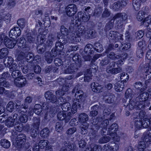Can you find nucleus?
Instances as JSON below:
<instances>
[{"instance_id": "54", "label": "nucleus", "mask_w": 151, "mask_h": 151, "mask_svg": "<svg viewBox=\"0 0 151 151\" xmlns=\"http://www.w3.org/2000/svg\"><path fill=\"white\" fill-rule=\"evenodd\" d=\"M150 64V63L149 64ZM150 66V69H149L147 68V67L145 70V75L146 78H147V79H150L151 78V67L150 65H149Z\"/></svg>"}, {"instance_id": "25", "label": "nucleus", "mask_w": 151, "mask_h": 151, "mask_svg": "<svg viewBox=\"0 0 151 151\" xmlns=\"http://www.w3.org/2000/svg\"><path fill=\"white\" fill-rule=\"evenodd\" d=\"M147 12L146 11H139L136 16L137 19L139 21H141L144 19L145 16L147 14Z\"/></svg>"}, {"instance_id": "44", "label": "nucleus", "mask_w": 151, "mask_h": 151, "mask_svg": "<svg viewBox=\"0 0 151 151\" xmlns=\"http://www.w3.org/2000/svg\"><path fill=\"white\" fill-rule=\"evenodd\" d=\"M65 35H58L57 36V38L58 39V42H60L62 44H65L67 42V40L65 38Z\"/></svg>"}, {"instance_id": "33", "label": "nucleus", "mask_w": 151, "mask_h": 151, "mask_svg": "<svg viewBox=\"0 0 151 151\" xmlns=\"http://www.w3.org/2000/svg\"><path fill=\"white\" fill-rule=\"evenodd\" d=\"M9 53L8 48L4 47L0 50V58H2L7 56Z\"/></svg>"}, {"instance_id": "40", "label": "nucleus", "mask_w": 151, "mask_h": 151, "mask_svg": "<svg viewBox=\"0 0 151 151\" xmlns=\"http://www.w3.org/2000/svg\"><path fill=\"white\" fill-rule=\"evenodd\" d=\"M120 78L121 80L120 81L124 83L128 80L129 77L127 73L124 72L120 74Z\"/></svg>"}, {"instance_id": "10", "label": "nucleus", "mask_w": 151, "mask_h": 151, "mask_svg": "<svg viewBox=\"0 0 151 151\" xmlns=\"http://www.w3.org/2000/svg\"><path fill=\"white\" fill-rule=\"evenodd\" d=\"M90 17L89 14L87 15L81 12H79L77 14V20L80 22H86L89 20Z\"/></svg>"}, {"instance_id": "59", "label": "nucleus", "mask_w": 151, "mask_h": 151, "mask_svg": "<svg viewBox=\"0 0 151 151\" xmlns=\"http://www.w3.org/2000/svg\"><path fill=\"white\" fill-rule=\"evenodd\" d=\"M63 124L62 122H57L56 123L55 127L57 131L58 132H60L63 129Z\"/></svg>"}, {"instance_id": "62", "label": "nucleus", "mask_w": 151, "mask_h": 151, "mask_svg": "<svg viewBox=\"0 0 151 151\" xmlns=\"http://www.w3.org/2000/svg\"><path fill=\"white\" fill-rule=\"evenodd\" d=\"M144 35V32L142 30H139L135 33V36L136 40H137L142 38Z\"/></svg>"}, {"instance_id": "27", "label": "nucleus", "mask_w": 151, "mask_h": 151, "mask_svg": "<svg viewBox=\"0 0 151 151\" xmlns=\"http://www.w3.org/2000/svg\"><path fill=\"white\" fill-rule=\"evenodd\" d=\"M118 59H120L117 62L116 64L118 66L121 64H124V62L125 59L127 58V54H119Z\"/></svg>"}, {"instance_id": "46", "label": "nucleus", "mask_w": 151, "mask_h": 151, "mask_svg": "<svg viewBox=\"0 0 151 151\" xmlns=\"http://www.w3.org/2000/svg\"><path fill=\"white\" fill-rule=\"evenodd\" d=\"M135 127L138 129L142 128V120L141 119H137L135 121Z\"/></svg>"}, {"instance_id": "53", "label": "nucleus", "mask_w": 151, "mask_h": 151, "mask_svg": "<svg viewBox=\"0 0 151 151\" xmlns=\"http://www.w3.org/2000/svg\"><path fill=\"white\" fill-rule=\"evenodd\" d=\"M94 47L93 49H95L98 52H101L103 50L102 46L100 43H95L94 44Z\"/></svg>"}, {"instance_id": "49", "label": "nucleus", "mask_w": 151, "mask_h": 151, "mask_svg": "<svg viewBox=\"0 0 151 151\" xmlns=\"http://www.w3.org/2000/svg\"><path fill=\"white\" fill-rule=\"evenodd\" d=\"M55 47L56 50L60 52L63 50L64 46L63 45L61 44L60 42H57L55 44Z\"/></svg>"}, {"instance_id": "39", "label": "nucleus", "mask_w": 151, "mask_h": 151, "mask_svg": "<svg viewBox=\"0 0 151 151\" xmlns=\"http://www.w3.org/2000/svg\"><path fill=\"white\" fill-rule=\"evenodd\" d=\"M142 128H148L151 124L150 123L148 118H145L142 120Z\"/></svg>"}, {"instance_id": "56", "label": "nucleus", "mask_w": 151, "mask_h": 151, "mask_svg": "<svg viewBox=\"0 0 151 151\" xmlns=\"http://www.w3.org/2000/svg\"><path fill=\"white\" fill-rule=\"evenodd\" d=\"M145 147V144L144 141L139 142L137 146V148L139 151H143Z\"/></svg>"}, {"instance_id": "15", "label": "nucleus", "mask_w": 151, "mask_h": 151, "mask_svg": "<svg viewBox=\"0 0 151 151\" xmlns=\"http://www.w3.org/2000/svg\"><path fill=\"white\" fill-rule=\"evenodd\" d=\"M18 102L17 103H16V102L14 103L12 101L9 102L7 105V110L9 112H12L14 109L19 108V104H18Z\"/></svg>"}, {"instance_id": "45", "label": "nucleus", "mask_w": 151, "mask_h": 151, "mask_svg": "<svg viewBox=\"0 0 151 151\" xmlns=\"http://www.w3.org/2000/svg\"><path fill=\"white\" fill-rule=\"evenodd\" d=\"M12 76L14 78L17 79L20 77L21 73L18 70H15L12 71Z\"/></svg>"}, {"instance_id": "14", "label": "nucleus", "mask_w": 151, "mask_h": 151, "mask_svg": "<svg viewBox=\"0 0 151 151\" xmlns=\"http://www.w3.org/2000/svg\"><path fill=\"white\" fill-rule=\"evenodd\" d=\"M73 60L77 64V68H80L83 65V61L81 60V57L78 54L75 55L73 57Z\"/></svg>"}, {"instance_id": "48", "label": "nucleus", "mask_w": 151, "mask_h": 151, "mask_svg": "<svg viewBox=\"0 0 151 151\" xmlns=\"http://www.w3.org/2000/svg\"><path fill=\"white\" fill-rule=\"evenodd\" d=\"M12 135L14 136L16 139H23V138H24V139H26V137L24 134L20 133L17 134V133L16 132H13L12 133Z\"/></svg>"}, {"instance_id": "26", "label": "nucleus", "mask_w": 151, "mask_h": 151, "mask_svg": "<svg viewBox=\"0 0 151 151\" xmlns=\"http://www.w3.org/2000/svg\"><path fill=\"white\" fill-rule=\"evenodd\" d=\"M4 63L6 67H9L13 62V59L11 57H5L4 60Z\"/></svg>"}, {"instance_id": "64", "label": "nucleus", "mask_w": 151, "mask_h": 151, "mask_svg": "<svg viewBox=\"0 0 151 151\" xmlns=\"http://www.w3.org/2000/svg\"><path fill=\"white\" fill-rule=\"evenodd\" d=\"M19 118L20 122L23 123L26 122L28 120V116L26 114L21 115Z\"/></svg>"}, {"instance_id": "31", "label": "nucleus", "mask_w": 151, "mask_h": 151, "mask_svg": "<svg viewBox=\"0 0 151 151\" xmlns=\"http://www.w3.org/2000/svg\"><path fill=\"white\" fill-rule=\"evenodd\" d=\"M88 127V124L87 122H84L82 123L81 126L80 127L81 129V133L83 134H85L87 132V129Z\"/></svg>"}, {"instance_id": "19", "label": "nucleus", "mask_w": 151, "mask_h": 151, "mask_svg": "<svg viewBox=\"0 0 151 151\" xmlns=\"http://www.w3.org/2000/svg\"><path fill=\"white\" fill-rule=\"evenodd\" d=\"M145 0H133V6L136 11L139 10L140 8L141 4L144 2Z\"/></svg>"}, {"instance_id": "12", "label": "nucleus", "mask_w": 151, "mask_h": 151, "mask_svg": "<svg viewBox=\"0 0 151 151\" xmlns=\"http://www.w3.org/2000/svg\"><path fill=\"white\" fill-rule=\"evenodd\" d=\"M4 43L6 47L12 48L17 44V40L14 39L11 40L7 37H5L4 40Z\"/></svg>"}, {"instance_id": "9", "label": "nucleus", "mask_w": 151, "mask_h": 151, "mask_svg": "<svg viewBox=\"0 0 151 151\" xmlns=\"http://www.w3.org/2000/svg\"><path fill=\"white\" fill-rule=\"evenodd\" d=\"M45 96L47 100L52 103H55L57 101L56 96L51 91H48L45 93Z\"/></svg>"}, {"instance_id": "55", "label": "nucleus", "mask_w": 151, "mask_h": 151, "mask_svg": "<svg viewBox=\"0 0 151 151\" xmlns=\"http://www.w3.org/2000/svg\"><path fill=\"white\" fill-rule=\"evenodd\" d=\"M48 142L46 140H40L39 142V145L40 148L43 149L46 146H47Z\"/></svg>"}, {"instance_id": "18", "label": "nucleus", "mask_w": 151, "mask_h": 151, "mask_svg": "<svg viewBox=\"0 0 151 151\" xmlns=\"http://www.w3.org/2000/svg\"><path fill=\"white\" fill-rule=\"evenodd\" d=\"M149 93L147 92H144L140 94L139 96L137 97V101L138 99L142 101L143 102L147 100L149 98Z\"/></svg>"}, {"instance_id": "8", "label": "nucleus", "mask_w": 151, "mask_h": 151, "mask_svg": "<svg viewBox=\"0 0 151 151\" xmlns=\"http://www.w3.org/2000/svg\"><path fill=\"white\" fill-rule=\"evenodd\" d=\"M77 11V7L74 4H70L68 5L66 8V14L69 16H73Z\"/></svg>"}, {"instance_id": "24", "label": "nucleus", "mask_w": 151, "mask_h": 151, "mask_svg": "<svg viewBox=\"0 0 151 151\" xmlns=\"http://www.w3.org/2000/svg\"><path fill=\"white\" fill-rule=\"evenodd\" d=\"M107 54V58L115 60L119 58V55L115 54L113 52H106Z\"/></svg>"}, {"instance_id": "2", "label": "nucleus", "mask_w": 151, "mask_h": 151, "mask_svg": "<svg viewBox=\"0 0 151 151\" xmlns=\"http://www.w3.org/2000/svg\"><path fill=\"white\" fill-rule=\"evenodd\" d=\"M134 94L132 93V91L131 89H128L126 91L125 96L129 101V103L127 106H128L129 109L132 110L134 109L138 110H143L145 109L144 105L143 102L141 100L135 102L134 100L135 98H133Z\"/></svg>"}, {"instance_id": "57", "label": "nucleus", "mask_w": 151, "mask_h": 151, "mask_svg": "<svg viewBox=\"0 0 151 151\" xmlns=\"http://www.w3.org/2000/svg\"><path fill=\"white\" fill-rule=\"evenodd\" d=\"M22 106H23V108L19 109L17 110L18 113L19 114H21V115L24 114L27 111L26 109L27 108V107L25 105V104L23 105L22 104Z\"/></svg>"}, {"instance_id": "1", "label": "nucleus", "mask_w": 151, "mask_h": 151, "mask_svg": "<svg viewBox=\"0 0 151 151\" xmlns=\"http://www.w3.org/2000/svg\"><path fill=\"white\" fill-rule=\"evenodd\" d=\"M89 25V24H88L86 27H84L83 26H81L78 30V33L76 32L71 35L70 39L76 42H79L81 40L80 37L81 34L85 35L89 38L94 37L95 32Z\"/></svg>"}, {"instance_id": "11", "label": "nucleus", "mask_w": 151, "mask_h": 151, "mask_svg": "<svg viewBox=\"0 0 151 151\" xmlns=\"http://www.w3.org/2000/svg\"><path fill=\"white\" fill-rule=\"evenodd\" d=\"M21 30L18 27H15L12 29L10 31L9 36L13 38H15L19 36L21 34Z\"/></svg>"}, {"instance_id": "58", "label": "nucleus", "mask_w": 151, "mask_h": 151, "mask_svg": "<svg viewBox=\"0 0 151 151\" xmlns=\"http://www.w3.org/2000/svg\"><path fill=\"white\" fill-rule=\"evenodd\" d=\"M17 24L21 28H22L25 26L26 22L24 19L23 18L20 19L18 20Z\"/></svg>"}, {"instance_id": "29", "label": "nucleus", "mask_w": 151, "mask_h": 151, "mask_svg": "<svg viewBox=\"0 0 151 151\" xmlns=\"http://www.w3.org/2000/svg\"><path fill=\"white\" fill-rule=\"evenodd\" d=\"M50 134V130L47 128H45L41 130L40 133L41 136L44 138L48 137Z\"/></svg>"}, {"instance_id": "20", "label": "nucleus", "mask_w": 151, "mask_h": 151, "mask_svg": "<svg viewBox=\"0 0 151 151\" xmlns=\"http://www.w3.org/2000/svg\"><path fill=\"white\" fill-rule=\"evenodd\" d=\"M124 87V83L120 81H118L114 85V88L117 92H120L122 91Z\"/></svg>"}, {"instance_id": "61", "label": "nucleus", "mask_w": 151, "mask_h": 151, "mask_svg": "<svg viewBox=\"0 0 151 151\" xmlns=\"http://www.w3.org/2000/svg\"><path fill=\"white\" fill-rule=\"evenodd\" d=\"M134 86L136 88L139 89L141 92L144 91V89L142 87V83L140 82H138L135 83L134 84Z\"/></svg>"}, {"instance_id": "16", "label": "nucleus", "mask_w": 151, "mask_h": 151, "mask_svg": "<svg viewBox=\"0 0 151 151\" xmlns=\"http://www.w3.org/2000/svg\"><path fill=\"white\" fill-rule=\"evenodd\" d=\"M5 123L6 126L8 127H12L14 125H17L19 124L12 117H9L5 120Z\"/></svg>"}, {"instance_id": "41", "label": "nucleus", "mask_w": 151, "mask_h": 151, "mask_svg": "<svg viewBox=\"0 0 151 151\" xmlns=\"http://www.w3.org/2000/svg\"><path fill=\"white\" fill-rule=\"evenodd\" d=\"M25 58L28 62H31L33 61V59H34V54L32 53L31 52L26 53Z\"/></svg>"}, {"instance_id": "28", "label": "nucleus", "mask_w": 151, "mask_h": 151, "mask_svg": "<svg viewBox=\"0 0 151 151\" xmlns=\"http://www.w3.org/2000/svg\"><path fill=\"white\" fill-rule=\"evenodd\" d=\"M88 115L85 113H82L80 114L79 116V121L83 123L86 122L88 120Z\"/></svg>"}, {"instance_id": "17", "label": "nucleus", "mask_w": 151, "mask_h": 151, "mask_svg": "<svg viewBox=\"0 0 151 151\" xmlns=\"http://www.w3.org/2000/svg\"><path fill=\"white\" fill-rule=\"evenodd\" d=\"M91 87L93 91L96 92L101 91L102 88L101 86L97 83L95 82L91 83Z\"/></svg>"}, {"instance_id": "38", "label": "nucleus", "mask_w": 151, "mask_h": 151, "mask_svg": "<svg viewBox=\"0 0 151 151\" xmlns=\"http://www.w3.org/2000/svg\"><path fill=\"white\" fill-rule=\"evenodd\" d=\"M148 17L145 18L143 21L141 22V25L144 24V25H145L146 26H147V29H149L150 31H151V20L148 21Z\"/></svg>"}, {"instance_id": "51", "label": "nucleus", "mask_w": 151, "mask_h": 151, "mask_svg": "<svg viewBox=\"0 0 151 151\" xmlns=\"http://www.w3.org/2000/svg\"><path fill=\"white\" fill-rule=\"evenodd\" d=\"M0 84L1 86L6 87H9L10 86L9 82L6 81L5 78H0Z\"/></svg>"}, {"instance_id": "52", "label": "nucleus", "mask_w": 151, "mask_h": 151, "mask_svg": "<svg viewBox=\"0 0 151 151\" xmlns=\"http://www.w3.org/2000/svg\"><path fill=\"white\" fill-rule=\"evenodd\" d=\"M91 151H101V148L98 145L95 144H92L91 145Z\"/></svg>"}, {"instance_id": "42", "label": "nucleus", "mask_w": 151, "mask_h": 151, "mask_svg": "<svg viewBox=\"0 0 151 151\" xmlns=\"http://www.w3.org/2000/svg\"><path fill=\"white\" fill-rule=\"evenodd\" d=\"M111 139L109 136H103L101 137L99 140V142L100 144L105 143L109 142Z\"/></svg>"}, {"instance_id": "6", "label": "nucleus", "mask_w": 151, "mask_h": 151, "mask_svg": "<svg viewBox=\"0 0 151 151\" xmlns=\"http://www.w3.org/2000/svg\"><path fill=\"white\" fill-rule=\"evenodd\" d=\"M62 69L63 71V73L65 74H73L76 71L78 68H76L74 64H71L68 66L67 65H63L61 66Z\"/></svg>"}, {"instance_id": "47", "label": "nucleus", "mask_w": 151, "mask_h": 151, "mask_svg": "<svg viewBox=\"0 0 151 151\" xmlns=\"http://www.w3.org/2000/svg\"><path fill=\"white\" fill-rule=\"evenodd\" d=\"M114 24V20L113 18L109 22L106 24L105 30L106 31L110 30L113 27Z\"/></svg>"}, {"instance_id": "5", "label": "nucleus", "mask_w": 151, "mask_h": 151, "mask_svg": "<svg viewBox=\"0 0 151 151\" xmlns=\"http://www.w3.org/2000/svg\"><path fill=\"white\" fill-rule=\"evenodd\" d=\"M118 127L116 124L113 123L108 128L107 132V134L110 135L114 140L116 141H118L119 139V137L117 136L116 132L118 130Z\"/></svg>"}, {"instance_id": "36", "label": "nucleus", "mask_w": 151, "mask_h": 151, "mask_svg": "<svg viewBox=\"0 0 151 151\" xmlns=\"http://www.w3.org/2000/svg\"><path fill=\"white\" fill-rule=\"evenodd\" d=\"M34 112L37 115H39L42 111L41 105L39 104L35 105L34 106Z\"/></svg>"}, {"instance_id": "60", "label": "nucleus", "mask_w": 151, "mask_h": 151, "mask_svg": "<svg viewBox=\"0 0 151 151\" xmlns=\"http://www.w3.org/2000/svg\"><path fill=\"white\" fill-rule=\"evenodd\" d=\"M98 69V67L95 64H91L90 67L89 69H87L86 71L87 72V71H90L91 72V73L92 72H96Z\"/></svg>"}, {"instance_id": "21", "label": "nucleus", "mask_w": 151, "mask_h": 151, "mask_svg": "<svg viewBox=\"0 0 151 151\" xmlns=\"http://www.w3.org/2000/svg\"><path fill=\"white\" fill-rule=\"evenodd\" d=\"M77 100L76 99H73L72 108L71 109V111L72 113L74 114L76 113L77 111L78 108H81V106L80 107H79L78 106V103L77 101Z\"/></svg>"}, {"instance_id": "34", "label": "nucleus", "mask_w": 151, "mask_h": 151, "mask_svg": "<svg viewBox=\"0 0 151 151\" xmlns=\"http://www.w3.org/2000/svg\"><path fill=\"white\" fill-rule=\"evenodd\" d=\"M0 143L1 145L4 148H8L10 146V142L6 139H1Z\"/></svg>"}, {"instance_id": "63", "label": "nucleus", "mask_w": 151, "mask_h": 151, "mask_svg": "<svg viewBox=\"0 0 151 151\" xmlns=\"http://www.w3.org/2000/svg\"><path fill=\"white\" fill-rule=\"evenodd\" d=\"M110 14L111 13L108 9L105 8L102 14L101 17L104 18L108 17L110 16Z\"/></svg>"}, {"instance_id": "13", "label": "nucleus", "mask_w": 151, "mask_h": 151, "mask_svg": "<svg viewBox=\"0 0 151 151\" xmlns=\"http://www.w3.org/2000/svg\"><path fill=\"white\" fill-rule=\"evenodd\" d=\"M14 83L17 86L22 87L24 86L27 83V81L26 78L22 76L17 79H15Z\"/></svg>"}, {"instance_id": "43", "label": "nucleus", "mask_w": 151, "mask_h": 151, "mask_svg": "<svg viewBox=\"0 0 151 151\" xmlns=\"http://www.w3.org/2000/svg\"><path fill=\"white\" fill-rule=\"evenodd\" d=\"M61 107L63 111H67L70 109L71 105L69 103L66 102L63 103Z\"/></svg>"}, {"instance_id": "3", "label": "nucleus", "mask_w": 151, "mask_h": 151, "mask_svg": "<svg viewBox=\"0 0 151 151\" xmlns=\"http://www.w3.org/2000/svg\"><path fill=\"white\" fill-rule=\"evenodd\" d=\"M75 93V96L76 97V99H73L77 100V101L78 103V106L79 107H80L83 106L84 101V97L83 96V92L82 91L79 89L78 86H76L72 91V93Z\"/></svg>"}, {"instance_id": "4", "label": "nucleus", "mask_w": 151, "mask_h": 151, "mask_svg": "<svg viewBox=\"0 0 151 151\" xmlns=\"http://www.w3.org/2000/svg\"><path fill=\"white\" fill-rule=\"evenodd\" d=\"M127 16L124 13H119L116 14L113 17V19H117V24L118 27L121 28L122 27L124 23V21L127 19Z\"/></svg>"}, {"instance_id": "32", "label": "nucleus", "mask_w": 151, "mask_h": 151, "mask_svg": "<svg viewBox=\"0 0 151 151\" xmlns=\"http://www.w3.org/2000/svg\"><path fill=\"white\" fill-rule=\"evenodd\" d=\"M33 121L32 128L38 130L40 124V120L37 118L34 117L33 118Z\"/></svg>"}, {"instance_id": "22", "label": "nucleus", "mask_w": 151, "mask_h": 151, "mask_svg": "<svg viewBox=\"0 0 151 151\" xmlns=\"http://www.w3.org/2000/svg\"><path fill=\"white\" fill-rule=\"evenodd\" d=\"M18 46L22 49L26 47V40L23 37H22L17 41Z\"/></svg>"}, {"instance_id": "23", "label": "nucleus", "mask_w": 151, "mask_h": 151, "mask_svg": "<svg viewBox=\"0 0 151 151\" xmlns=\"http://www.w3.org/2000/svg\"><path fill=\"white\" fill-rule=\"evenodd\" d=\"M55 40V37L52 35H50L48 37V40L47 41L46 44V47H51L53 45V42Z\"/></svg>"}, {"instance_id": "35", "label": "nucleus", "mask_w": 151, "mask_h": 151, "mask_svg": "<svg viewBox=\"0 0 151 151\" xmlns=\"http://www.w3.org/2000/svg\"><path fill=\"white\" fill-rule=\"evenodd\" d=\"M35 37L34 35L28 33L27 35L26 39L27 41L29 43H33L35 40Z\"/></svg>"}, {"instance_id": "37", "label": "nucleus", "mask_w": 151, "mask_h": 151, "mask_svg": "<svg viewBox=\"0 0 151 151\" xmlns=\"http://www.w3.org/2000/svg\"><path fill=\"white\" fill-rule=\"evenodd\" d=\"M92 76V73H91L90 71H88L87 72L86 71L84 74V81L85 82H88L90 81L91 80Z\"/></svg>"}, {"instance_id": "30", "label": "nucleus", "mask_w": 151, "mask_h": 151, "mask_svg": "<svg viewBox=\"0 0 151 151\" xmlns=\"http://www.w3.org/2000/svg\"><path fill=\"white\" fill-rule=\"evenodd\" d=\"M65 145L69 149L68 151H75L76 150V147L75 144H71L69 142H66L65 143Z\"/></svg>"}, {"instance_id": "7", "label": "nucleus", "mask_w": 151, "mask_h": 151, "mask_svg": "<svg viewBox=\"0 0 151 151\" xmlns=\"http://www.w3.org/2000/svg\"><path fill=\"white\" fill-rule=\"evenodd\" d=\"M102 120V118L100 117H98L93 119L92 122L93 125L91 130L93 131L94 134H95L99 129L101 128L100 122L99 121H101Z\"/></svg>"}, {"instance_id": "50", "label": "nucleus", "mask_w": 151, "mask_h": 151, "mask_svg": "<svg viewBox=\"0 0 151 151\" xmlns=\"http://www.w3.org/2000/svg\"><path fill=\"white\" fill-rule=\"evenodd\" d=\"M37 49L38 53H42L45 51L46 47L43 44H40L37 46Z\"/></svg>"}]
</instances>
